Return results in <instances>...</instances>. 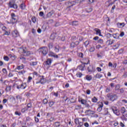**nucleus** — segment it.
<instances>
[{
    "label": "nucleus",
    "instance_id": "obj_1",
    "mask_svg": "<svg viewBox=\"0 0 127 127\" xmlns=\"http://www.w3.org/2000/svg\"><path fill=\"white\" fill-rule=\"evenodd\" d=\"M107 97L109 100H110V101H112V102H114V101H116L118 99V96L116 94H108L107 95Z\"/></svg>",
    "mask_w": 127,
    "mask_h": 127
},
{
    "label": "nucleus",
    "instance_id": "obj_2",
    "mask_svg": "<svg viewBox=\"0 0 127 127\" xmlns=\"http://www.w3.org/2000/svg\"><path fill=\"white\" fill-rule=\"evenodd\" d=\"M19 52H22V53H23L24 56H29V55H30V52L26 51V48H20Z\"/></svg>",
    "mask_w": 127,
    "mask_h": 127
},
{
    "label": "nucleus",
    "instance_id": "obj_3",
    "mask_svg": "<svg viewBox=\"0 0 127 127\" xmlns=\"http://www.w3.org/2000/svg\"><path fill=\"white\" fill-rule=\"evenodd\" d=\"M41 52L42 53V54H43V55H46L48 53V49L47 48V47H43L41 48Z\"/></svg>",
    "mask_w": 127,
    "mask_h": 127
},
{
    "label": "nucleus",
    "instance_id": "obj_4",
    "mask_svg": "<svg viewBox=\"0 0 127 127\" xmlns=\"http://www.w3.org/2000/svg\"><path fill=\"white\" fill-rule=\"evenodd\" d=\"M111 109L113 111V113L116 115V116H120V112L117 109V107L115 106H112Z\"/></svg>",
    "mask_w": 127,
    "mask_h": 127
},
{
    "label": "nucleus",
    "instance_id": "obj_5",
    "mask_svg": "<svg viewBox=\"0 0 127 127\" xmlns=\"http://www.w3.org/2000/svg\"><path fill=\"white\" fill-rule=\"evenodd\" d=\"M38 83H41V84H45V83H46V80H45L43 76H40V80L38 82H36V84H38Z\"/></svg>",
    "mask_w": 127,
    "mask_h": 127
},
{
    "label": "nucleus",
    "instance_id": "obj_6",
    "mask_svg": "<svg viewBox=\"0 0 127 127\" xmlns=\"http://www.w3.org/2000/svg\"><path fill=\"white\" fill-rule=\"evenodd\" d=\"M87 70H88V72H89L90 73H93L96 71V69L95 68V67H94V66H93L92 65H89L87 67Z\"/></svg>",
    "mask_w": 127,
    "mask_h": 127
},
{
    "label": "nucleus",
    "instance_id": "obj_7",
    "mask_svg": "<svg viewBox=\"0 0 127 127\" xmlns=\"http://www.w3.org/2000/svg\"><path fill=\"white\" fill-rule=\"evenodd\" d=\"M12 35L13 37L16 38V37H18L19 36V33L17 30H15L13 32H12Z\"/></svg>",
    "mask_w": 127,
    "mask_h": 127
},
{
    "label": "nucleus",
    "instance_id": "obj_8",
    "mask_svg": "<svg viewBox=\"0 0 127 127\" xmlns=\"http://www.w3.org/2000/svg\"><path fill=\"white\" fill-rule=\"evenodd\" d=\"M103 107H104V104L103 102H99L98 105V108H97L98 112H101L103 110Z\"/></svg>",
    "mask_w": 127,
    "mask_h": 127
},
{
    "label": "nucleus",
    "instance_id": "obj_9",
    "mask_svg": "<svg viewBox=\"0 0 127 127\" xmlns=\"http://www.w3.org/2000/svg\"><path fill=\"white\" fill-rule=\"evenodd\" d=\"M121 113L124 117H127V111L126 110V108H125V107H122L121 108Z\"/></svg>",
    "mask_w": 127,
    "mask_h": 127
},
{
    "label": "nucleus",
    "instance_id": "obj_10",
    "mask_svg": "<svg viewBox=\"0 0 127 127\" xmlns=\"http://www.w3.org/2000/svg\"><path fill=\"white\" fill-rule=\"evenodd\" d=\"M69 25H72V26H77L79 25V22L78 21H73L72 22H70Z\"/></svg>",
    "mask_w": 127,
    "mask_h": 127
},
{
    "label": "nucleus",
    "instance_id": "obj_11",
    "mask_svg": "<svg viewBox=\"0 0 127 127\" xmlns=\"http://www.w3.org/2000/svg\"><path fill=\"white\" fill-rule=\"evenodd\" d=\"M9 4L10 7L12 8H14L15 9H16V8H17V5L16 4H14L11 2H9Z\"/></svg>",
    "mask_w": 127,
    "mask_h": 127
},
{
    "label": "nucleus",
    "instance_id": "obj_12",
    "mask_svg": "<svg viewBox=\"0 0 127 127\" xmlns=\"http://www.w3.org/2000/svg\"><path fill=\"white\" fill-rule=\"evenodd\" d=\"M52 63V60L51 59H48L47 61L45 62V65L50 66L51 65V63Z\"/></svg>",
    "mask_w": 127,
    "mask_h": 127
},
{
    "label": "nucleus",
    "instance_id": "obj_13",
    "mask_svg": "<svg viewBox=\"0 0 127 127\" xmlns=\"http://www.w3.org/2000/svg\"><path fill=\"white\" fill-rule=\"evenodd\" d=\"M49 56L54 57V58H58V56L52 52H50L49 53Z\"/></svg>",
    "mask_w": 127,
    "mask_h": 127
},
{
    "label": "nucleus",
    "instance_id": "obj_14",
    "mask_svg": "<svg viewBox=\"0 0 127 127\" xmlns=\"http://www.w3.org/2000/svg\"><path fill=\"white\" fill-rule=\"evenodd\" d=\"M85 64H87L84 63V64H82L81 65H79L78 66V69H79V70H81V71H84V69L85 68Z\"/></svg>",
    "mask_w": 127,
    "mask_h": 127
},
{
    "label": "nucleus",
    "instance_id": "obj_15",
    "mask_svg": "<svg viewBox=\"0 0 127 127\" xmlns=\"http://www.w3.org/2000/svg\"><path fill=\"white\" fill-rule=\"evenodd\" d=\"M94 31H96V34L97 35H99V36H102V35L101 34V30L98 28L94 29Z\"/></svg>",
    "mask_w": 127,
    "mask_h": 127
},
{
    "label": "nucleus",
    "instance_id": "obj_16",
    "mask_svg": "<svg viewBox=\"0 0 127 127\" xmlns=\"http://www.w3.org/2000/svg\"><path fill=\"white\" fill-rule=\"evenodd\" d=\"M83 0H75L71 1V3H73V4H75V3H81V2H83Z\"/></svg>",
    "mask_w": 127,
    "mask_h": 127
},
{
    "label": "nucleus",
    "instance_id": "obj_17",
    "mask_svg": "<svg viewBox=\"0 0 127 127\" xmlns=\"http://www.w3.org/2000/svg\"><path fill=\"white\" fill-rule=\"evenodd\" d=\"M108 1L109 2L108 6H110V5L114 4V3L117 1V0H109Z\"/></svg>",
    "mask_w": 127,
    "mask_h": 127
},
{
    "label": "nucleus",
    "instance_id": "obj_18",
    "mask_svg": "<svg viewBox=\"0 0 127 127\" xmlns=\"http://www.w3.org/2000/svg\"><path fill=\"white\" fill-rule=\"evenodd\" d=\"M16 21H17V19H16V18H11L10 23H12V24H14V23H16Z\"/></svg>",
    "mask_w": 127,
    "mask_h": 127
},
{
    "label": "nucleus",
    "instance_id": "obj_19",
    "mask_svg": "<svg viewBox=\"0 0 127 127\" xmlns=\"http://www.w3.org/2000/svg\"><path fill=\"white\" fill-rule=\"evenodd\" d=\"M117 26L119 28H123L125 26V23H117Z\"/></svg>",
    "mask_w": 127,
    "mask_h": 127
},
{
    "label": "nucleus",
    "instance_id": "obj_20",
    "mask_svg": "<svg viewBox=\"0 0 127 127\" xmlns=\"http://www.w3.org/2000/svg\"><path fill=\"white\" fill-rule=\"evenodd\" d=\"M23 68H24V65H19L16 67L15 70H21L22 69H23Z\"/></svg>",
    "mask_w": 127,
    "mask_h": 127
},
{
    "label": "nucleus",
    "instance_id": "obj_21",
    "mask_svg": "<svg viewBox=\"0 0 127 127\" xmlns=\"http://www.w3.org/2000/svg\"><path fill=\"white\" fill-rule=\"evenodd\" d=\"M54 13V12L53 11H52L51 12H49L47 14V17H51L52 16V15Z\"/></svg>",
    "mask_w": 127,
    "mask_h": 127
},
{
    "label": "nucleus",
    "instance_id": "obj_22",
    "mask_svg": "<svg viewBox=\"0 0 127 127\" xmlns=\"http://www.w3.org/2000/svg\"><path fill=\"white\" fill-rule=\"evenodd\" d=\"M107 44H108V45H112V44H114V41L112 40H109L107 41Z\"/></svg>",
    "mask_w": 127,
    "mask_h": 127
},
{
    "label": "nucleus",
    "instance_id": "obj_23",
    "mask_svg": "<svg viewBox=\"0 0 127 127\" xmlns=\"http://www.w3.org/2000/svg\"><path fill=\"white\" fill-rule=\"evenodd\" d=\"M91 100L93 103H97L98 102V98L94 96L92 98Z\"/></svg>",
    "mask_w": 127,
    "mask_h": 127
},
{
    "label": "nucleus",
    "instance_id": "obj_24",
    "mask_svg": "<svg viewBox=\"0 0 127 127\" xmlns=\"http://www.w3.org/2000/svg\"><path fill=\"white\" fill-rule=\"evenodd\" d=\"M108 108H105L104 109V112L103 113V114L104 115V116H106L107 115H108Z\"/></svg>",
    "mask_w": 127,
    "mask_h": 127
},
{
    "label": "nucleus",
    "instance_id": "obj_25",
    "mask_svg": "<svg viewBox=\"0 0 127 127\" xmlns=\"http://www.w3.org/2000/svg\"><path fill=\"white\" fill-rule=\"evenodd\" d=\"M30 65V66H36V65H37V63L36 62H31Z\"/></svg>",
    "mask_w": 127,
    "mask_h": 127
},
{
    "label": "nucleus",
    "instance_id": "obj_26",
    "mask_svg": "<svg viewBox=\"0 0 127 127\" xmlns=\"http://www.w3.org/2000/svg\"><path fill=\"white\" fill-rule=\"evenodd\" d=\"M8 56L9 57H10V58H11L12 60H14V59H16V56H15V55H12L11 54H9Z\"/></svg>",
    "mask_w": 127,
    "mask_h": 127
},
{
    "label": "nucleus",
    "instance_id": "obj_27",
    "mask_svg": "<svg viewBox=\"0 0 127 127\" xmlns=\"http://www.w3.org/2000/svg\"><path fill=\"white\" fill-rule=\"evenodd\" d=\"M26 84L25 83H22L21 84L20 88L21 89H25L26 88Z\"/></svg>",
    "mask_w": 127,
    "mask_h": 127
},
{
    "label": "nucleus",
    "instance_id": "obj_28",
    "mask_svg": "<svg viewBox=\"0 0 127 127\" xmlns=\"http://www.w3.org/2000/svg\"><path fill=\"white\" fill-rule=\"evenodd\" d=\"M120 102L122 105H126V104H127V100L125 99L122 100Z\"/></svg>",
    "mask_w": 127,
    "mask_h": 127
},
{
    "label": "nucleus",
    "instance_id": "obj_29",
    "mask_svg": "<svg viewBox=\"0 0 127 127\" xmlns=\"http://www.w3.org/2000/svg\"><path fill=\"white\" fill-rule=\"evenodd\" d=\"M80 102L82 105H86L87 103V100L85 99H81Z\"/></svg>",
    "mask_w": 127,
    "mask_h": 127
},
{
    "label": "nucleus",
    "instance_id": "obj_30",
    "mask_svg": "<svg viewBox=\"0 0 127 127\" xmlns=\"http://www.w3.org/2000/svg\"><path fill=\"white\" fill-rule=\"evenodd\" d=\"M86 79L87 81H91L92 80V76L91 75H86Z\"/></svg>",
    "mask_w": 127,
    "mask_h": 127
},
{
    "label": "nucleus",
    "instance_id": "obj_31",
    "mask_svg": "<svg viewBox=\"0 0 127 127\" xmlns=\"http://www.w3.org/2000/svg\"><path fill=\"white\" fill-rule=\"evenodd\" d=\"M6 92H9L10 91V90H11V86H7L5 88Z\"/></svg>",
    "mask_w": 127,
    "mask_h": 127
},
{
    "label": "nucleus",
    "instance_id": "obj_32",
    "mask_svg": "<svg viewBox=\"0 0 127 127\" xmlns=\"http://www.w3.org/2000/svg\"><path fill=\"white\" fill-rule=\"evenodd\" d=\"M20 7L21 9H25V5H24V3H21L20 5Z\"/></svg>",
    "mask_w": 127,
    "mask_h": 127
},
{
    "label": "nucleus",
    "instance_id": "obj_33",
    "mask_svg": "<svg viewBox=\"0 0 127 127\" xmlns=\"http://www.w3.org/2000/svg\"><path fill=\"white\" fill-rule=\"evenodd\" d=\"M95 78L97 79H100V78H102V74H100L99 73H97L95 75Z\"/></svg>",
    "mask_w": 127,
    "mask_h": 127
},
{
    "label": "nucleus",
    "instance_id": "obj_34",
    "mask_svg": "<svg viewBox=\"0 0 127 127\" xmlns=\"http://www.w3.org/2000/svg\"><path fill=\"white\" fill-rule=\"evenodd\" d=\"M54 126L55 127H60V123H59V122H56L55 123H54Z\"/></svg>",
    "mask_w": 127,
    "mask_h": 127
},
{
    "label": "nucleus",
    "instance_id": "obj_35",
    "mask_svg": "<svg viewBox=\"0 0 127 127\" xmlns=\"http://www.w3.org/2000/svg\"><path fill=\"white\" fill-rule=\"evenodd\" d=\"M55 51L56 52H59V46L57 45L55 47Z\"/></svg>",
    "mask_w": 127,
    "mask_h": 127
},
{
    "label": "nucleus",
    "instance_id": "obj_36",
    "mask_svg": "<svg viewBox=\"0 0 127 127\" xmlns=\"http://www.w3.org/2000/svg\"><path fill=\"white\" fill-rule=\"evenodd\" d=\"M75 46H76V43H75V42H72L70 44V47L71 48H74Z\"/></svg>",
    "mask_w": 127,
    "mask_h": 127
},
{
    "label": "nucleus",
    "instance_id": "obj_37",
    "mask_svg": "<svg viewBox=\"0 0 127 127\" xmlns=\"http://www.w3.org/2000/svg\"><path fill=\"white\" fill-rule=\"evenodd\" d=\"M105 92L106 93H109L111 92V87H106Z\"/></svg>",
    "mask_w": 127,
    "mask_h": 127
},
{
    "label": "nucleus",
    "instance_id": "obj_38",
    "mask_svg": "<svg viewBox=\"0 0 127 127\" xmlns=\"http://www.w3.org/2000/svg\"><path fill=\"white\" fill-rule=\"evenodd\" d=\"M55 103V102H53V101H50L49 102V107H52V106H53V105H54V104Z\"/></svg>",
    "mask_w": 127,
    "mask_h": 127
},
{
    "label": "nucleus",
    "instance_id": "obj_39",
    "mask_svg": "<svg viewBox=\"0 0 127 127\" xmlns=\"http://www.w3.org/2000/svg\"><path fill=\"white\" fill-rule=\"evenodd\" d=\"M121 87L120 86V85L117 84L115 87V90L116 91H118V90H120V88Z\"/></svg>",
    "mask_w": 127,
    "mask_h": 127
},
{
    "label": "nucleus",
    "instance_id": "obj_40",
    "mask_svg": "<svg viewBox=\"0 0 127 127\" xmlns=\"http://www.w3.org/2000/svg\"><path fill=\"white\" fill-rule=\"evenodd\" d=\"M27 110H28L27 108L25 107V108L22 109L21 112H22V113H25V112H26V111H27Z\"/></svg>",
    "mask_w": 127,
    "mask_h": 127
},
{
    "label": "nucleus",
    "instance_id": "obj_41",
    "mask_svg": "<svg viewBox=\"0 0 127 127\" xmlns=\"http://www.w3.org/2000/svg\"><path fill=\"white\" fill-rule=\"evenodd\" d=\"M32 21L34 23H35L36 22V18L35 17H32Z\"/></svg>",
    "mask_w": 127,
    "mask_h": 127
},
{
    "label": "nucleus",
    "instance_id": "obj_42",
    "mask_svg": "<svg viewBox=\"0 0 127 127\" xmlns=\"http://www.w3.org/2000/svg\"><path fill=\"white\" fill-rule=\"evenodd\" d=\"M89 51L90 52H94V51H95V47H91L90 49H89Z\"/></svg>",
    "mask_w": 127,
    "mask_h": 127
},
{
    "label": "nucleus",
    "instance_id": "obj_43",
    "mask_svg": "<svg viewBox=\"0 0 127 127\" xmlns=\"http://www.w3.org/2000/svg\"><path fill=\"white\" fill-rule=\"evenodd\" d=\"M86 10L87 12H91L93 10V9L91 7H88L86 9Z\"/></svg>",
    "mask_w": 127,
    "mask_h": 127
},
{
    "label": "nucleus",
    "instance_id": "obj_44",
    "mask_svg": "<svg viewBox=\"0 0 127 127\" xmlns=\"http://www.w3.org/2000/svg\"><path fill=\"white\" fill-rule=\"evenodd\" d=\"M82 74L81 72H78L76 73L77 77H79V78H81L82 77Z\"/></svg>",
    "mask_w": 127,
    "mask_h": 127
},
{
    "label": "nucleus",
    "instance_id": "obj_45",
    "mask_svg": "<svg viewBox=\"0 0 127 127\" xmlns=\"http://www.w3.org/2000/svg\"><path fill=\"white\" fill-rule=\"evenodd\" d=\"M11 18H16V16H15V14L14 13H12L11 14Z\"/></svg>",
    "mask_w": 127,
    "mask_h": 127
},
{
    "label": "nucleus",
    "instance_id": "obj_46",
    "mask_svg": "<svg viewBox=\"0 0 127 127\" xmlns=\"http://www.w3.org/2000/svg\"><path fill=\"white\" fill-rule=\"evenodd\" d=\"M3 59L5 61H8V60H9V59L8 58V57H7V56H4Z\"/></svg>",
    "mask_w": 127,
    "mask_h": 127
},
{
    "label": "nucleus",
    "instance_id": "obj_47",
    "mask_svg": "<svg viewBox=\"0 0 127 127\" xmlns=\"http://www.w3.org/2000/svg\"><path fill=\"white\" fill-rule=\"evenodd\" d=\"M15 115H16V116H21V113L20 112H18V111H16L15 112Z\"/></svg>",
    "mask_w": 127,
    "mask_h": 127
},
{
    "label": "nucleus",
    "instance_id": "obj_48",
    "mask_svg": "<svg viewBox=\"0 0 127 127\" xmlns=\"http://www.w3.org/2000/svg\"><path fill=\"white\" fill-rule=\"evenodd\" d=\"M81 108V105H77L75 106V109L76 110H80Z\"/></svg>",
    "mask_w": 127,
    "mask_h": 127
},
{
    "label": "nucleus",
    "instance_id": "obj_49",
    "mask_svg": "<svg viewBox=\"0 0 127 127\" xmlns=\"http://www.w3.org/2000/svg\"><path fill=\"white\" fill-rule=\"evenodd\" d=\"M89 44H90V42L89 41H86L84 42V45H85V46H88Z\"/></svg>",
    "mask_w": 127,
    "mask_h": 127
},
{
    "label": "nucleus",
    "instance_id": "obj_50",
    "mask_svg": "<svg viewBox=\"0 0 127 127\" xmlns=\"http://www.w3.org/2000/svg\"><path fill=\"white\" fill-rule=\"evenodd\" d=\"M31 80H32V77L31 76H29L28 80H27V82L30 83V82H31Z\"/></svg>",
    "mask_w": 127,
    "mask_h": 127
},
{
    "label": "nucleus",
    "instance_id": "obj_51",
    "mask_svg": "<svg viewBox=\"0 0 127 127\" xmlns=\"http://www.w3.org/2000/svg\"><path fill=\"white\" fill-rule=\"evenodd\" d=\"M53 44L50 43L49 44V48H50V49H51V48H53Z\"/></svg>",
    "mask_w": 127,
    "mask_h": 127
},
{
    "label": "nucleus",
    "instance_id": "obj_52",
    "mask_svg": "<svg viewBox=\"0 0 127 127\" xmlns=\"http://www.w3.org/2000/svg\"><path fill=\"white\" fill-rule=\"evenodd\" d=\"M83 56H84V54L82 53H79V57H80V58H83Z\"/></svg>",
    "mask_w": 127,
    "mask_h": 127
},
{
    "label": "nucleus",
    "instance_id": "obj_53",
    "mask_svg": "<svg viewBox=\"0 0 127 127\" xmlns=\"http://www.w3.org/2000/svg\"><path fill=\"white\" fill-rule=\"evenodd\" d=\"M48 103V100L47 99H45L43 100V103L45 105V104H47Z\"/></svg>",
    "mask_w": 127,
    "mask_h": 127
},
{
    "label": "nucleus",
    "instance_id": "obj_54",
    "mask_svg": "<svg viewBox=\"0 0 127 127\" xmlns=\"http://www.w3.org/2000/svg\"><path fill=\"white\" fill-rule=\"evenodd\" d=\"M50 38H51V39H52V40L55 39V36H54V34H52L51 35Z\"/></svg>",
    "mask_w": 127,
    "mask_h": 127
},
{
    "label": "nucleus",
    "instance_id": "obj_55",
    "mask_svg": "<svg viewBox=\"0 0 127 127\" xmlns=\"http://www.w3.org/2000/svg\"><path fill=\"white\" fill-rule=\"evenodd\" d=\"M20 60H22L23 62H25V59L24 57H20Z\"/></svg>",
    "mask_w": 127,
    "mask_h": 127
},
{
    "label": "nucleus",
    "instance_id": "obj_56",
    "mask_svg": "<svg viewBox=\"0 0 127 127\" xmlns=\"http://www.w3.org/2000/svg\"><path fill=\"white\" fill-rule=\"evenodd\" d=\"M123 52H124V50L123 49L119 50V51L118 52L119 54H122V53H123Z\"/></svg>",
    "mask_w": 127,
    "mask_h": 127
},
{
    "label": "nucleus",
    "instance_id": "obj_57",
    "mask_svg": "<svg viewBox=\"0 0 127 127\" xmlns=\"http://www.w3.org/2000/svg\"><path fill=\"white\" fill-rule=\"evenodd\" d=\"M96 70L98 71V72H101V71H102V68H101V67H97L96 68Z\"/></svg>",
    "mask_w": 127,
    "mask_h": 127
},
{
    "label": "nucleus",
    "instance_id": "obj_58",
    "mask_svg": "<svg viewBox=\"0 0 127 127\" xmlns=\"http://www.w3.org/2000/svg\"><path fill=\"white\" fill-rule=\"evenodd\" d=\"M76 39H77V38H76V36H72V37L71 38V40H72L73 41H75Z\"/></svg>",
    "mask_w": 127,
    "mask_h": 127
},
{
    "label": "nucleus",
    "instance_id": "obj_59",
    "mask_svg": "<svg viewBox=\"0 0 127 127\" xmlns=\"http://www.w3.org/2000/svg\"><path fill=\"white\" fill-rule=\"evenodd\" d=\"M40 16H43L44 15V13L42 11L40 12L39 13Z\"/></svg>",
    "mask_w": 127,
    "mask_h": 127
},
{
    "label": "nucleus",
    "instance_id": "obj_60",
    "mask_svg": "<svg viewBox=\"0 0 127 127\" xmlns=\"http://www.w3.org/2000/svg\"><path fill=\"white\" fill-rule=\"evenodd\" d=\"M86 93L87 94V95H90V94H91V90L87 89L86 90Z\"/></svg>",
    "mask_w": 127,
    "mask_h": 127
},
{
    "label": "nucleus",
    "instance_id": "obj_61",
    "mask_svg": "<svg viewBox=\"0 0 127 127\" xmlns=\"http://www.w3.org/2000/svg\"><path fill=\"white\" fill-rule=\"evenodd\" d=\"M123 64L124 65H127V60H125L124 62H123Z\"/></svg>",
    "mask_w": 127,
    "mask_h": 127
},
{
    "label": "nucleus",
    "instance_id": "obj_62",
    "mask_svg": "<svg viewBox=\"0 0 127 127\" xmlns=\"http://www.w3.org/2000/svg\"><path fill=\"white\" fill-rule=\"evenodd\" d=\"M109 67H113V64L111 62H109L108 64Z\"/></svg>",
    "mask_w": 127,
    "mask_h": 127
},
{
    "label": "nucleus",
    "instance_id": "obj_63",
    "mask_svg": "<svg viewBox=\"0 0 127 127\" xmlns=\"http://www.w3.org/2000/svg\"><path fill=\"white\" fill-rule=\"evenodd\" d=\"M35 121L36 123H38L39 122V119L38 118H36V117H35Z\"/></svg>",
    "mask_w": 127,
    "mask_h": 127
},
{
    "label": "nucleus",
    "instance_id": "obj_64",
    "mask_svg": "<svg viewBox=\"0 0 127 127\" xmlns=\"http://www.w3.org/2000/svg\"><path fill=\"white\" fill-rule=\"evenodd\" d=\"M84 127H89V125L88 123H85L84 124Z\"/></svg>",
    "mask_w": 127,
    "mask_h": 127
}]
</instances>
